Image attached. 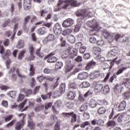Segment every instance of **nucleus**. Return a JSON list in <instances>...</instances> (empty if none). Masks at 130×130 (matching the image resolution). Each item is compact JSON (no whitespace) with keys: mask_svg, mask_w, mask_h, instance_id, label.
Listing matches in <instances>:
<instances>
[{"mask_svg":"<svg viewBox=\"0 0 130 130\" xmlns=\"http://www.w3.org/2000/svg\"><path fill=\"white\" fill-rule=\"evenodd\" d=\"M59 90L61 93H64L66 92V84L61 83L59 86Z\"/></svg>","mask_w":130,"mask_h":130,"instance_id":"a19ab883","label":"nucleus"},{"mask_svg":"<svg viewBox=\"0 0 130 130\" xmlns=\"http://www.w3.org/2000/svg\"><path fill=\"white\" fill-rule=\"evenodd\" d=\"M61 67H62V62H56L55 69V70H59L60 69H61Z\"/></svg>","mask_w":130,"mask_h":130,"instance_id":"49530a36","label":"nucleus"},{"mask_svg":"<svg viewBox=\"0 0 130 130\" xmlns=\"http://www.w3.org/2000/svg\"><path fill=\"white\" fill-rule=\"evenodd\" d=\"M16 121H17V120L15 119L12 120L9 123L6 125V127H11V126H13V124H15Z\"/></svg>","mask_w":130,"mask_h":130,"instance_id":"4d7b16f0","label":"nucleus"},{"mask_svg":"<svg viewBox=\"0 0 130 130\" xmlns=\"http://www.w3.org/2000/svg\"><path fill=\"white\" fill-rule=\"evenodd\" d=\"M122 85H124L126 88L130 89V79L128 78L124 79Z\"/></svg>","mask_w":130,"mask_h":130,"instance_id":"aec40b11","label":"nucleus"},{"mask_svg":"<svg viewBox=\"0 0 130 130\" xmlns=\"http://www.w3.org/2000/svg\"><path fill=\"white\" fill-rule=\"evenodd\" d=\"M47 62L52 63L57 61V58L54 56H49L47 60Z\"/></svg>","mask_w":130,"mask_h":130,"instance_id":"2f4dec72","label":"nucleus"},{"mask_svg":"<svg viewBox=\"0 0 130 130\" xmlns=\"http://www.w3.org/2000/svg\"><path fill=\"white\" fill-rule=\"evenodd\" d=\"M69 89H72V90H75L76 89H78L77 85L73 83H71L69 85Z\"/></svg>","mask_w":130,"mask_h":130,"instance_id":"de8ad7c7","label":"nucleus"},{"mask_svg":"<svg viewBox=\"0 0 130 130\" xmlns=\"http://www.w3.org/2000/svg\"><path fill=\"white\" fill-rule=\"evenodd\" d=\"M13 116H14L13 115H10L6 116L4 119L5 122H8V121H10V120L13 119Z\"/></svg>","mask_w":130,"mask_h":130,"instance_id":"603ef678","label":"nucleus"},{"mask_svg":"<svg viewBox=\"0 0 130 130\" xmlns=\"http://www.w3.org/2000/svg\"><path fill=\"white\" fill-rule=\"evenodd\" d=\"M82 88H89L90 87V83L87 81H84L81 83Z\"/></svg>","mask_w":130,"mask_h":130,"instance_id":"a18cd8bd","label":"nucleus"},{"mask_svg":"<svg viewBox=\"0 0 130 130\" xmlns=\"http://www.w3.org/2000/svg\"><path fill=\"white\" fill-rule=\"evenodd\" d=\"M29 85L30 87H35V78L34 77L31 78Z\"/></svg>","mask_w":130,"mask_h":130,"instance_id":"bf43d9fd","label":"nucleus"},{"mask_svg":"<svg viewBox=\"0 0 130 130\" xmlns=\"http://www.w3.org/2000/svg\"><path fill=\"white\" fill-rule=\"evenodd\" d=\"M36 21H37V17H36V16L33 15L30 17V23H31V24H33V23L36 22Z\"/></svg>","mask_w":130,"mask_h":130,"instance_id":"052dcab7","label":"nucleus"},{"mask_svg":"<svg viewBox=\"0 0 130 130\" xmlns=\"http://www.w3.org/2000/svg\"><path fill=\"white\" fill-rule=\"evenodd\" d=\"M103 91V85L101 84H96L94 87V92L96 94H99Z\"/></svg>","mask_w":130,"mask_h":130,"instance_id":"f8f14e48","label":"nucleus"},{"mask_svg":"<svg viewBox=\"0 0 130 130\" xmlns=\"http://www.w3.org/2000/svg\"><path fill=\"white\" fill-rule=\"evenodd\" d=\"M106 112V109L104 107H101L98 110L99 114H104Z\"/></svg>","mask_w":130,"mask_h":130,"instance_id":"58836bf2","label":"nucleus"},{"mask_svg":"<svg viewBox=\"0 0 130 130\" xmlns=\"http://www.w3.org/2000/svg\"><path fill=\"white\" fill-rule=\"evenodd\" d=\"M19 27V25L18 23H16L14 25V30H13V34L12 35V36L11 37V40H14V39L15 38V36H16V34L17 33V29Z\"/></svg>","mask_w":130,"mask_h":130,"instance_id":"bb28decb","label":"nucleus"},{"mask_svg":"<svg viewBox=\"0 0 130 130\" xmlns=\"http://www.w3.org/2000/svg\"><path fill=\"white\" fill-rule=\"evenodd\" d=\"M46 29L44 27H41L38 29V33L40 34V35H43L44 33H45Z\"/></svg>","mask_w":130,"mask_h":130,"instance_id":"37998d69","label":"nucleus"},{"mask_svg":"<svg viewBox=\"0 0 130 130\" xmlns=\"http://www.w3.org/2000/svg\"><path fill=\"white\" fill-rule=\"evenodd\" d=\"M67 41L69 43H71V44H73V43H75L76 41V39L75 38V37H74L73 35H70L68 36L67 37Z\"/></svg>","mask_w":130,"mask_h":130,"instance_id":"a878e982","label":"nucleus"},{"mask_svg":"<svg viewBox=\"0 0 130 130\" xmlns=\"http://www.w3.org/2000/svg\"><path fill=\"white\" fill-rule=\"evenodd\" d=\"M73 70V66L71 60L68 61V64H67L66 71L67 72H71Z\"/></svg>","mask_w":130,"mask_h":130,"instance_id":"473e14b6","label":"nucleus"},{"mask_svg":"<svg viewBox=\"0 0 130 130\" xmlns=\"http://www.w3.org/2000/svg\"><path fill=\"white\" fill-rule=\"evenodd\" d=\"M10 23H11V19H7L2 26L3 27V28H6V27H7V26H8Z\"/></svg>","mask_w":130,"mask_h":130,"instance_id":"6e6d98bb","label":"nucleus"},{"mask_svg":"<svg viewBox=\"0 0 130 130\" xmlns=\"http://www.w3.org/2000/svg\"><path fill=\"white\" fill-rule=\"evenodd\" d=\"M75 97H76V92L74 91H70L67 94L68 99L73 100V99H75Z\"/></svg>","mask_w":130,"mask_h":130,"instance_id":"6ab92c4d","label":"nucleus"},{"mask_svg":"<svg viewBox=\"0 0 130 130\" xmlns=\"http://www.w3.org/2000/svg\"><path fill=\"white\" fill-rule=\"evenodd\" d=\"M1 104L3 106V107H8V105H9L8 101H5V100L2 101Z\"/></svg>","mask_w":130,"mask_h":130,"instance_id":"774afa93","label":"nucleus"},{"mask_svg":"<svg viewBox=\"0 0 130 130\" xmlns=\"http://www.w3.org/2000/svg\"><path fill=\"white\" fill-rule=\"evenodd\" d=\"M31 0H24V8L25 11H28L31 9Z\"/></svg>","mask_w":130,"mask_h":130,"instance_id":"4468645a","label":"nucleus"},{"mask_svg":"<svg viewBox=\"0 0 130 130\" xmlns=\"http://www.w3.org/2000/svg\"><path fill=\"white\" fill-rule=\"evenodd\" d=\"M118 121L121 122L122 119L125 121V124L126 126H130V116L125 113L120 114L118 115Z\"/></svg>","mask_w":130,"mask_h":130,"instance_id":"7ed1b4c3","label":"nucleus"},{"mask_svg":"<svg viewBox=\"0 0 130 130\" xmlns=\"http://www.w3.org/2000/svg\"><path fill=\"white\" fill-rule=\"evenodd\" d=\"M98 77H99V74L97 72L90 73L89 74V78L90 80H95V79H97Z\"/></svg>","mask_w":130,"mask_h":130,"instance_id":"c756f323","label":"nucleus"},{"mask_svg":"<svg viewBox=\"0 0 130 130\" xmlns=\"http://www.w3.org/2000/svg\"><path fill=\"white\" fill-rule=\"evenodd\" d=\"M93 52L96 55H99L101 52V49L99 47H94L93 48Z\"/></svg>","mask_w":130,"mask_h":130,"instance_id":"7c9ffc66","label":"nucleus"},{"mask_svg":"<svg viewBox=\"0 0 130 130\" xmlns=\"http://www.w3.org/2000/svg\"><path fill=\"white\" fill-rule=\"evenodd\" d=\"M15 72L16 73V75L19 78H26V76H25L24 75H22L21 74H20V70L19 69V68H15Z\"/></svg>","mask_w":130,"mask_h":130,"instance_id":"ea45409f","label":"nucleus"},{"mask_svg":"<svg viewBox=\"0 0 130 130\" xmlns=\"http://www.w3.org/2000/svg\"><path fill=\"white\" fill-rule=\"evenodd\" d=\"M20 93H22L23 94H25L26 96H28V95H31L32 93V89H28L26 88H22L20 90Z\"/></svg>","mask_w":130,"mask_h":130,"instance_id":"a211bd4d","label":"nucleus"},{"mask_svg":"<svg viewBox=\"0 0 130 130\" xmlns=\"http://www.w3.org/2000/svg\"><path fill=\"white\" fill-rule=\"evenodd\" d=\"M46 14H47V11L46 10H42L40 12V14L42 17H45L46 16Z\"/></svg>","mask_w":130,"mask_h":130,"instance_id":"13d9d810","label":"nucleus"},{"mask_svg":"<svg viewBox=\"0 0 130 130\" xmlns=\"http://www.w3.org/2000/svg\"><path fill=\"white\" fill-rule=\"evenodd\" d=\"M92 125H99V126H103L104 125V120L101 119H94L91 120Z\"/></svg>","mask_w":130,"mask_h":130,"instance_id":"6e6552de","label":"nucleus"},{"mask_svg":"<svg viewBox=\"0 0 130 130\" xmlns=\"http://www.w3.org/2000/svg\"><path fill=\"white\" fill-rule=\"evenodd\" d=\"M30 19H31V16L30 15H28L26 16L24 18V22L23 23H25V24H27V23H29V21H30Z\"/></svg>","mask_w":130,"mask_h":130,"instance_id":"0e129e2a","label":"nucleus"},{"mask_svg":"<svg viewBox=\"0 0 130 130\" xmlns=\"http://www.w3.org/2000/svg\"><path fill=\"white\" fill-rule=\"evenodd\" d=\"M87 110V106L85 105H83L80 108L79 111L80 112H85Z\"/></svg>","mask_w":130,"mask_h":130,"instance_id":"3c124183","label":"nucleus"},{"mask_svg":"<svg viewBox=\"0 0 130 130\" xmlns=\"http://www.w3.org/2000/svg\"><path fill=\"white\" fill-rule=\"evenodd\" d=\"M126 107V102L125 101H122L118 107V111H122Z\"/></svg>","mask_w":130,"mask_h":130,"instance_id":"2eb2a0df","label":"nucleus"},{"mask_svg":"<svg viewBox=\"0 0 130 130\" xmlns=\"http://www.w3.org/2000/svg\"><path fill=\"white\" fill-rule=\"evenodd\" d=\"M103 94H108V93H109V92H110V89H109V86L107 85H105L104 87H103Z\"/></svg>","mask_w":130,"mask_h":130,"instance_id":"72a5a7b5","label":"nucleus"},{"mask_svg":"<svg viewBox=\"0 0 130 130\" xmlns=\"http://www.w3.org/2000/svg\"><path fill=\"white\" fill-rule=\"evenodd\" d=\"M103 35L107 38V39L109 40V42H111L113 41V39H115V40L117 41L121 36L119 34H114L113 33H109L108 31H105L103 33Z\"/></svg>","mask_w":130,"mask_h":130,"instance_id":"20e7f679","label":"nucleus"},{"mask_svg":"<svg viewBox=\"0 0 130 130\" xmlns=\"http://www.w3.org/2000/svg\"><path fill=\"white\" fill-rule=\"evenodd\" d=\"M93 9L87 8V9H79L76 11V15L77 17H82L83 18L86 17H92Z\"/></svg>","mask_w":130,"mask_h":130,"instance_id":"f257e3e1","label":"nucleus"},{"mask_svg":"<svg viewBox=\"0 0 130 130\" xmlns=\"http://www.w3.org/2000/svg\"><path fill=\"white\" fill-rule=\"evenodd\" d=\"M26 52L27 51L26 49H23L20 51L19 54H18V59L22 60V59H23V57L25 56V53H26Z\"/></svg>","mask_w":130,"mask_h":130,"instance_id":"393cba45","label":"nucleus"},{"mask_svg":"<svg viewBox=\"0 0 130 130\" xmlns=\"http://www.w3.org/2000/svg\"><path fill=\"white\" fill-rule=\"evenodd\" d=\"M53 30L55 34H56L57 35H60V34H61V32L62 31L60 24L56 23L53 27Z\"/></svg>","mask_w":130,"mask_h":130,"instance_id":"1a4fd4ad","label":"nucleus"},{"mask_svg":"<svg viewBox=\"0 0 130 130\" xmlns=\"http://www.w3.org/2000/svg\"><path fill=\"white\" fill-rule=\"evenodd\" d=\"M46 81H49V82H52L54 80V78L51 76H45Z\"/></svg>","mask_w":130,"mask_h":130,"instance_id":"69168bd1","label":"nucleus"},{"mask_svg":"<svg viewBox=\"0 0 130 130\" xmlns=\"http://www.w3.org/2000/svg\"><path fill=\"white\" fill-rule=\"evenodd\" d=\"M82 24V21H79L77 23V25H75V27L74 28V32L77 33V32H79V31H80V29H81Z\"/></svg>","mask_w":130,"mask_h":130,"instance_id":"c85d7f7f","label":"nucleus"},{"mask_svg":"<svg viewBox=\"0 0 130 130\" xmlns=\"http://www.w3.org/2000/svg\"><path fill=\"white\" fill-rule=\"evenodd\" d=\"M27 101H28V100L25 99L22 103H21L19 105V107L20 110H21V109H22V108H24L25 105H26V103H27Z\"/></svg>","mask_w":130,"mask_h":130,"instance_id":"8fccbe9b","label":"nucleus"},{"mask_svg":"<svg viewBox=\"0 0 130 130\" xmlns=\"http://www.w3.org/2000/svg\"><path fill=\"white\" fill-rule=\"evenodd\" d=\"M127 69V68L126 67H122L121 69H119L116 72V75L118 76V75H120V74H122V73L123 72V71H125V70H126Z\"/></svg>","mask_w":130,"mask_h":130,"instance_id":"c03bdc74","label":"nucleus"},{"mask_svg":"<svg viewBox=\"0 0 130 130\" xmlns=\"http://www.w3.org/2000/svg\"><path fill=\"white\" fill-rule=\"evenodd\" d=\"M28 126L30 128V129H34L35 128V123L33 121L30 120L28 122Z\"/></svg>","mask_w":130,"mask_h":130,"instance_id":"f704fd0d","label":"nucleus"},{"mask_svg":"<svg viewBox=\"0 0 130 130\" xmlns=\"http://www.w3.org/2000/svg\"><path fill=\"white\" fill-rule=\"evenodd\" d=\"M116 54H117V50H116V49H113L109 51L107 56L109 57H113V56H115Z\"/></svg>","mask_w":130,"mask_h":130,"instance_id":"f3484780","label":"nucleus"},{"mask_svg":"<svg viewBox=\"0 0 130 130\" xmlns=\"http://www.w3.org/2000/svg\"><path fill=\"white\" fill-rule=\"evenodd\" d=\"M88 78V73L82 72L79 74L78 79L79 80H85Z\"/></svg>","mask_w":130,"mask_h":130,"instance_id":"dca6fc26","label":"nucleus"},{"mask_svg":"<svg viewBox=\"0 0 130 130\" xmlns=\"http://www.w3.org/2000/svg\"><path fill=\"white\" fill-rule=\"evenodd\" d=\"M55 40V36L53 34H50L47 37V38L45 39L43 42L45 43L47 40L48 41H54Z\"/></svg>","mask_w":130,"mask_h":130,"instance_id":"412c9836","label":"nucleus"},{"mask_svg":"<svg viewBox=\"0 0 130 130\" xmlns=\"http://www.w3.org/2000/svg\"><path fill=\"white\" fill-rule=\"evenodd\" d=\"M66 58L73 59L75 56L78 55V50L75 48H73L72 47H69L66 50Z\"/></svg>","mask_w":130,"mask_h":130,"instance_id":"f03ea898","label":"nucleus"},{"mask_svg":"<svg viewBox=\"0 0 130 130\" xmlns=\"http://www.w3.org/2000/svg\"><path fill=\"white\" fill-rule=\"evenodd\" d=\"M88 105L91 108H95L97 106V102L94 99H91L89 102Z\"/></svg>","mask_w":130,"mask_h":130,"instance_id":"5701e85b","label":"nucleus"},{"mask_svg":"<svg viewBox=\"0 0 130 130\" xmlns=\"http://www.w3.org/2000/svg\"><path fill=\"white\" fill-rule=\"evenodd\" d=\"M87 25L92 29L90 30L91 32L97 31H98V23L95 19H92L91 21H88L87 22Z\"/></svg>","mask_w":130,"mask_h":130,"instance_id":"423d86ee","label":"nucleus"},{"mask_svg":"<svg viewBox=\"0 0 130 130\" xmlns=\"http://www.w3.org/2000/svg\"><path fill=\"white\" fill-rule=\"evenodd\" d=\"M28 50L30 54H34L35 49L34 48V46H33V45H30L29 46Z\"/></svg>","mask_w":130,"mask_h":130,"instance_id":"79ce46f5","label":"nucleus"},{"mask_svg":"<svg viewBox=\"0 0 130 130\" xmlns=\"http://www.w3.org/2000/svg\"><path fill=\"white\" fill-rule=\"evenodd\" d=\"M104 45V41L102 40H99L96 42V45H98V46H103Z\"/></svg>","mask_w":130,"mask_h":130,"instance_id":"338daca9","label":"nucleus"},{"mask_svg":"<svg viewBox=\"0 0 130 130\" xmlns=\"http://www.w3.org/2000/svg\"><path fill=\"white\" fill-rule=\"evenodd\" d=\"M30 69H29V76L33 77L34 75H35V67H34V64H30L29 65Z\"/></svg>","mask_w":130,"mask_h":130,"instance_id":"4be33fe9","label":"nucleus"},{"mask_svg":"<svg viewBox=\"0 0 130 130\" xmlns=\"http://www.w3.org/2000/svg\"><path fill=\"white\" fill-rule=\"evenodd\" d=\"M115 126V121L113 120L109 121L107 123V126Z\"/></svg>","mask_w":130,"mask_h":130,"instance_id":"e2e57ef3","label":"nucleus"},{"mask_svg":"<svg viewBox=\"0 0 130 130\" xmlns=\"http://www.w3.org/2000/svg\"><path fill=\"white\" fill-rule=\"evenodd\" d=\"M89 41L91 43H96L97 39H96V37L92 36L89 38Z\"/></svg>","mask_w":130,"mask_h":130,"instance_id":"680f3d73","label":"nucleus"},{"mask_svg":"<svg viewBox=\"0 0 130 130\" xmlns=\"http://www.w3.org/2000/svg\"><path fill=\"white\" fill-rule=\"evenodd\" d=\"M24 124H25V121H24V120H21L17 122L15 124V129L16 130L22 129Z\"/></svg>","mask_w":130,"mask_h":130,"instance_id":"9b49d317","label":"nucleus"},{"mask_svg":"<svg viewBox=\"0 0 130 130\" xmlns=\"http://www.w3.org/2000/svg\"><path fill=\"white\" fill-rule=\"evenodd\" d=\"M83 118L85 120L89 119L90 118V114L88 112H85L83 114Z\"/></svg>","mask_w":130,"mask_h":130,"instance_id":"5fc2aeb1","label":"nucleus"},{"mask_svg":"<svg viewBox=\"0 0 130 130\" xmlns=\"http://www.w3.org/2000/svg\"><path fill=\"white\" fill-rule=\"evenodd\" d=\"M35 57L34 54H30V56L26 57V59H27L28 61H31V60H34V59H35Z\"/></svg>","mask_w":130,"mask_h":130,"instance_id":"09e8293b","label":"nucleus"},{"mask_svg":"<svg viewBox=\"0 0 130 130\" xmlns=\"http://www.w3.org/2000/svg\"><path fill=\"white\" fill-rule=\"evenodd\" d=\"M123 99H124V100H128L130 98V92L127 91L126 92H125L122 95Z\"/></svg>","mask_w":130,"mask_h":130,"instance_id":"4c0bfd02","label":"nucleus"},{"mask_svg":"<svg viewBox=\"0 0 130 130\" xmlns=\"http://www.w3.org/2000/svg\"><path fill=\"white\" fill-rule=\"evenodd\" d=\"M66 1L63 0H59L57 5L54 7V12H59L60 10H66Z\"/></svg>","mask_w":130,"mask_h":130,"instance_id":"39448f33","label":"nucleus"},{"mask_svg":"<svg viewBox=\"0 0 130 130\" xmlns=\"http://www.w3.org/2000/svg\"><path fill=\"white\" fill-rule=\"evenodd\" d=\"M24 46H25L24 44V41L20 40L18 41L17 45H16L17 48H18V49H21L22 48H24Z\"/></svg>","mask_w":130,"mask_h":130,"instance_id":"cd10ccee","label":"nucleus"},{"mask_svg":"<svg viewBox=\"0 0 130 130\" xmlns=\"http://www.w3.org/2000/svg\"><path fill=\"white\" fill-rule=\"evenodd\" d=\"M66 27H71L74 24V20L72 18H68L66 20Z\"/></svg>","mask_w":130,"mask_h":130,"instance_id":"b1692460","label":"nucleus"},{"mask_svg":"<svg viewBox=\"0 0 130 130\" xmlns=\"http://www.w3.org/2000/svg\"><path fill=\"white\" fill-rule=\"evenodd\" d=\"M11 54H12L11 50H7L3 55V58H4V59H7V58H9V57L10 56V55H11Z\"/></svg>","mask_w":130,"mask_h":130,"instance_id":"c9c22d12","label":"nucleus"},{"mask_svg":"<svg viewBox=\"0 0 130 130\" xmlns=\"http://www.w3.org/2000/svg\"><path fill=\"white\" fill-rule=\"evenodd\" d=\"M41 97L43 100H47V99H50L51 97V92H49L47 94L42 95Z\"/></svg>","mask_w":130,"mask_h":130,"instance_id":"e433bc0d","label":"nucleus"},{"mask_svg":"<svg viewBox=\"0 0 130 130\" xmlns=\"http://www.w3.org/2000/svg\"><path fill=\"white\" fill-rule=\"evenodd\" d=\"M25 98V95L22 94H19L18 95V97L17 98V101L19 102L20 101H23L24 99Z\"/></svg>","mask_w":130,"mask_h":130,"instance_id":"864d4df0","label":"nucleus"},{"mask_svg":"<svg viewBox=\"0 0 130 130\" xmlns=\"http://www.w3.org/2000/svg\"><path fill=\"white\" fill-rule=\"evenodd\" d=\"M66 116L70 117V116H72L71 121L72 122H76L77 121V115L74 113V112L71 113H66Z\"/></svg>","mask_w":130,"mask_h":130,"instance_id":"ddd939ff","label":"nucleus"},{"mask_svg":"<svg viewBox=\"0 0 130 130\" xmlns=\"http://www.w3.org/2000/svg\"><path fill=\"white\" fill-rule=\"evenodd\" d=\"M117 59V57H116L114 58L113 60V61H110L109 62V64L108 63H105L103 65V70L105 71V70L107 69H110V70H111V68H112V64H113V63L115 61H116V60Z\"/></svg>","mask_w":130,"mask_h":130,"instance_id":"9d476101","label":"nucleus"},{"mask_svg":"<svg viewBox=\"0 0 130 130\" xmlns=\"http://www.w3.org/2000/svg\"><path fill=\"white\" fill-rule=\"evenodd\" d=\"M79 3L74 0H66V9L70 10L72 7H79Z\"/></svg>","mask_w":130,"mask_h":130,"instance_id":"0eeeda50","label":"nucleus"}]
</instances>
